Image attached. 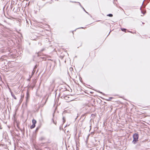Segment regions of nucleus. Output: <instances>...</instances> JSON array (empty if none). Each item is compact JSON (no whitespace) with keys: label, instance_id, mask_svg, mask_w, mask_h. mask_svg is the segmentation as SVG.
Returning a JSON list of instances; mask_svg holds the SVG:
<instances>
[{"label":"nucleus","instance_id":"obj_1","mask_svg":"<svg viewBox=\"0 0 150 150\" xmlns=\"http://www.w3.org/2000/svg\"><path fill=\"white\" fill-rule=\"evenodd\" d=\"M133 140L132 141V143L134 144H135L138 141L139 138V135L137 133L134 134L133 136Z\"/></svg>","mask_w":150,"mask_h":150},{"label":"nucleus","instance_id":"obj_2","mask_svg":"<svg viewBox=\"0 0 150 150\" xmlns=\"http://www.w3.org/2000/svg\"><path fill=\"white\" fill-rule=\"evenodd\" d=\"M55 79H53L51 81V86L52 87V88H53L55 86V84H54V82H55Z\"/></svg>","mask_w":150,"mask_h":150},{"label":"nucleus","instance_id":"obj_3","mask_svg":"<svg viewBox=\"0 0 150 150\" xmlns=\"http://www.w3.org/2000/svg\"><path fill=\"white\" fill-rule=\"evenodd\" d=\"M29 95L28 93H27L26 96V102L27 103V102L28 101L29 99Z\"/></svg>","mask_w":150,"mask_h":150},{"label":"nucleus","instance_id":"obj_4","mask_svg":"<svg viewBox=\"0 0 150 150\" xmlns=\"http://www.w3.org/2000/svg\"><path fill=\"white\" fill-rule=\"evenodd\" d=\"M45 139V138L44 137H41L39 138V140L40 141L44 140Z\"/></svg>","mask_w":150,"mask_h":150},{"label":"nucleus","instance_id":"obj_5","mask_svg":"<svg viewBox=\"0 0 150 150\" xmlns=\"http://www.w3.org/2000/svg\"><path fill=\"white\" fill-rule=\"evenodd\" d=\"M11 94L12 96L16 100V98L14 94L12 92H11Z\"/></svg>","mask_w":150,"mask_h":150},{"label":"nucleus","instance_id":"obj_6","mask_svg":"<svg viewBox=\"0 0 150 150\" xmlns=\"http://www.w3.org/2000/svg\"><path fill=\"white\" fill-rule=\"evenodd\" d=\"M32 122L33 124L35 125V124H36V121L34 119H33L32 120Z\"/></svg>","mask_w":150,"mask_h":150},{"label":"nucleus","instance_id":"obj_7","mask_svg":"<svg viewBox=\"0 0 150 150\" xmlns=\"http://www.w3.org/2000/svg\"><path fill=\"white\" fill-rule=\"evenodd\" d=\"M35 127V125L33 124L32 125H31L30 126V128L31 129H33Z\"/></svg>","mask_w":150,"mask_h":150},{"label":"nucleus","instance_id":"obj_8","mask_svg":"<svg viewBox=\"0 0 150 150\" xmlns=\"http://www.w3.org/2000/svg\"><path fill=\"white\" fill-rule=\"evenodd\" d=\"M108 16H109V17H112V15L111 14H109L107 15Z\"/></svg>","mask_w":150,"mask_h":150},{"label":"nucleus","instance_id":"obj_9","mask_svg":"<svg viewBox=\"0 0 150 150\" xmlns=\"http://www.w3.org/2000/svg\"><path fill=\"white\" fill-rule=\"evenodd\" d=\"M52 121H53V123L54 124H55V125H56V122H55L54 121V120L53 119H52Z\"/></svg>","mask_w":150,"mask_h":150},{"label":"nucleus","instance_id":"obj_10","mask_svg":"<svg viewBox=\"0 0 150 150\" xmlns=\"http://www.w3.org/2000/svg\"><path fill=\"white\" fill-rule=\"evenodd\" d=\"M121 30L122 31H125L126 30V29H125V28H122L121 29Z\"/></svg>","mask_w":150,"mask_h":150},{"label":"nucleus","instance_id":"obj_11","mask_svg":"<svg viewBox=\"0 0 150 150\" xmlns=\"http://www.w3.org/2000/svg\"><path fill=\"white\" fill-rule=\"evenodd\" d=\"M63 122L64 123L65 121V120L64 117H63Z\"/></svg>","mask_w":150,"mask_h":150},{"label":"nucleus","instance_id":"obj_12","mask_svg":"<svg viewBox=\"0 0 150 150\" xmlns=\"http://www.w3.org/2000/svg\"><path fill=\"white\" fill-rule=\"evenodd\" d=\"M82 8H83V10H84V11L86 12V13H87V14H89V13H88V12H87L85 11V9H84V8L83 7H82Z\"/></svg>","mask_w":150,"mask_h":150},{"label":"nucleus","instance_id":"obj_13","mask_svg":"<svg viewBox=\"0 0 150 150\" xmlns=\"http://www.w3.org/2000/svg\"><path fill=\"white\" fill-rule=\"evenodd\" d=\"M141 12H142V13H143V15H141V16H143L144 15V13L143 12V11H141Z\"/></svg>","mask_w":150,"mask_h":150},{"label":"nucleus","instance_id":"obj_14","mask_svg":"<svg viewBox=\"0 0 150 150\" xmlns=\"http://www.w3.org/2000/svg\"><path fill=\"white\" fill-rule=\"evenodd\" d=\"M38 128H37L36 129V131H37V130H38Z\"/></svg>","mask_w":150,"mask_h":150},{"label":"nucleus","instance_id":"obj_15","mask_svg":"<svg viewBox=\"0 0 150 150\" xmlns=\"http://www.w3.org/2000/svg\"><path fill=\"white\" fill-rule=\"evenodd\" d=\"M22 100H21V99L20 100V101H21V102L22 101Z\"/></svg>","mask_w":150,"mask_h":150},{"label":"nucleus","instance_id":"obj_16","mask_svg":"<svg viewBox=\"0 0 150 150\" xmlns=\"http://www.w3.org/2000/svg\"><path fill=\"white\" fill-rule=\"evenodd\" d=\"M79 4H80V5L81 6V5L80 3H79Z\"/></svg>","mask_w":150,"mask_h":150},{"label":"nucleus","instance_id":"obj_17","mask_svg":"<svg viewBox=\"0 0 150 150\" xmlns=\"http://www.w3.org/2000/svg\"><path fill=\"white\" fill-rule=\"evenodd\" d=\"M140 10L141 9V7L140 8Z\"/></svg>","mask_w":150,"mask_h":150}]
</instances>
